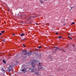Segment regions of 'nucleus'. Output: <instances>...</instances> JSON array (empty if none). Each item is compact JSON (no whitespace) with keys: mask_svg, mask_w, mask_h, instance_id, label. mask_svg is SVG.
<instances>
[{"mask_svg":"<svg viewBox=\"0 0 76 76\" xmlns=\"http://www.w3.org/2000/svg\"><path fill=\"white\" fill-rule=\"evenodd\" d=\"M13 70V69H12V66H10L8 67L7 69L8 71L9 72H10L11 70Z\"/></svg>","mask_w":76,"mask_h":76,"instance_id":"4","label":"nucleus"},{"mask_svg":"<svg viewBox=\"0 0 76 76\" xmlns=\"http://www.w3.org/2000/svg\"><path fill=\"white\" fill-rule=\"evenodd\" d=\"M1 38H3V37H1Z\"/></svg>","mask_w":76,"mask_h":76,"instance_id":"30","label":"nucleus"},{"mask_svg":"<svg viewBox=\"0 0 76 76\" xmlns=\"http://www.w3.org/2000/svg\"><path fill=\"white\" fill-rule=\"evenodd\" d=\"M22 52L23 53V54L24 55H26V54H27V52H26V50H23Z\"/></svg>","mask_w":76,"mask_h":76,"instance_id":"5","label":"nucleus"},{"mask_svg":"<svg viewBox=\"0 0 76 76\" xmlns=\"http://www.w3.org/2000/svg\"><path fill=\"white\" fill-rule=\"evenodd\" d=\"M40 1L41 2V3H42L43 2L41 0H40Z\"/></svg>","mask_w":76,"mask_h":76,"instance_id":"17","label":"nucleus"},{"mask_svg":"<svg viewBox=\"0 0 76 76\" xmlns=\"http://www.w3.org/2000/svg\"><path fill=\"white\" fill-rule=\"evenodd\" d=\"M72 7H71V10H72Z\"/></svg>","mask_w":76,"mask_h":76,"instance_id":"25","label":"nucleus"},{"mask_svg":"<svg viewBox=\"0 0 76 76\" xmlns=\"http://www.w3.org/2000/svg\"><path fill=\"white\" fill-rule=\"evenodd\" d=\"M39 48H41V46H39Z\"/></svg>","mask_w":76,"mask_h":76,"instance_id":"18","label":"nucleus"},{"mask_svg":"<svg viewBox=\"0 0 76 76\" xmlns=\"http://www.w3.org/2000/svg\"><path fill=\"white\" fill-rule=\"evenodd\" d=\"M33 61V62L31 63V66L33 68H35L36 67H35L36 64L37 63V62H38V61H37L35 60H34Z\"/></svg>","mask_w":76,"mask_h":76,"instance_id":"2","label":"nucleus"},{"mask_svg":"<svg viewBox=\"0 0 76 76\" xmlns=\"http://www.w3.org/2000/svg\"><path fill=\"white\" fill-rule=\"evenodd\" d=\"M3 42H5V40H3Z\"/></svg>","mask_w":76,"mask_h":76,"instance_id":"24","label":"nucleus"},{"mask_svg":"<svg viewBox=\"0 0 76 76\" xmlns=\"http://www.w3.org/2000/svg\"><path fill=\"white\" fill-rule=\"evenodd\" d=\"M30 71L31 72V73H34V69L31 68H30L29 69Z\"/></svg>","mask_w":76,"mask_h":76,"instance_id":"6","label":"nucleus"},{"mask_svg":"<svg viewBox=\"0 0 76 76\" xmlns=\"http://www.w3.org/2000/svg\"><path fill=\"white\" fill-rule=\"evenodd\" d=\"M61 48H59L58 47H55L54 48V50H53V53H54V54H56V51H57V50H61Z\"/></svg>","mask_w":76,"mask_h":76,"instance_id":"3","label":"nucleus"},{"mask_svg":"<svg viewBox=\"0 0 76 76\" xmlns=\"http://www.w3.org/2000/svg\"><path fill=\"white\" fill-rule=\"evenodd\" d=\"M27 54L28 56H31V55H32V52H29L27 53Z\"/></svg>","mask_w":76,"mask_h":76,"instance_id":"8","label":"nucleus"},{"mask_svg":"<svg viewBox=\"0 0 76 76\" xmlns=\"http://www.w3.org/2000/svg\"><path fill=\"white\" fill-rule=\"evenodd\" d=\"M68 37L70 39H72V38L70 37V36H68Z\"/></svg>","mask_w":76,"mask_h":76,"instance_id":"15","label":"nucleus"},{"mask_svg":"<svg viewBox=\"0 0 76 76\" xmlns=\"http://www.w3.org/2000/svg\"><path fill=\"white\" fill-rule=\"evenodd\" d=\"M36 25H38L37 23H36Z\"/></svg>","mask_w":76,"mask_h":76,"instance_id":"26","label":"nucleus"},{"mask_svg":"<svg viewBox=\"0 0 76 76\" xmlns=\"http://www.w3.org/2000/svg\"><path fill=\"white\" fill-rule=\"evenodd\" d=\"M64 25H65V24H64Z\"/></svg>","mask_w":76,"mask_h":76,"instance_id":"29","label":"nucleus"},{"mask_svg":"<svg viewBox=\"0 0 76 76\" xmlns=\"http://www.w3.org/2000/svg\"><path fill=\"white\" fill-rule=\"evenodd\" d=\"M45 1H47V0H45Z\"/></svg>","mask_w":76,"mask_h":76,"instance_id":"27","label":"nucleus"},{"mask_svg":"<svg viewBox=\"0 0 76 76\" xmlns=\"http://www.w3.org/2000/svg\"><path fill=\"white\" fill-rule=\"evenodd\" d=\"M1 69L2 71H4V72H5V70H4V68H3V67H2Z\"/></svg>","mask_w":76,"mask_h":76,"instance_id":"11","label":"nucleus"},{"mask_svg":"<svg viewBox=\"0 0 76 76\" xmlns=\"http://www.w3.org/2000/svg\"><path fill=\"white\" fill-rule=\"evenodd\" d=\"M4 32H5V31H1V33L2 34H3V33H4Z\"/></svg>","mask_w":76,"mask_h":76,"instance_id":"14","label":"nucleus"},{"mask_svg":"<svg viewBox=\"0 0 76 76\" xmlns=\"http://www.w3.org/2000/svg\"><path fill=\"white\" fill-rule=\"evenodd\" d=\"M25 34H24L22 33L21 34V35H20L21 37H23V36H25Z\"/></svg>","mask_w":76,"mask_h":76,"instance_id":"10","label":"nucleus"},{"mask_svg":"<svg viewBox=\"0 0 76 76\" xmlns=\"http://www.w3.org/2000/svg\"><path fill=\"white\" fill-rule=\"evenodd\" d=\"M42 65V64L41 63H39L38 64V66H39L38 68L39 69H36L35 72V73H36V75H39V74H38L39 73V70L41 69H43V67L41 66Z\"/></svg>","mask_w":76,"mask_h":76,"instance_id":"1","label":"nucleus"},{"mask_svg":"<svg viewBox=\"0 0 76 76\" xmlns=\"http://www.w3.org/2000/svg\"><path fill=\"white\" fill-rule=\"evenodd\" d=\"M2 35V34H1V33H0V35Z\"/></svg>","mask_w":76,"mask_h":76,"instance_id":"23","label":"nucleus"},{"mask_svg":"<svg viewBox=\"0 0 76 76\" xmlns=\"http://www.w3.org/2000/svg\"><path fill=\"white\" fill-rule=\"evenodd\" d=\"M23 46H24V47H26L25 46V45H24V44H23Z\"/></svg>","mask_w":76,"mask_h":76,"instance_id":"19","label":"nucleus"},{"mask_svg":"<svg viewBox=\"0 0 76 76\" xmlns=\"http://www.w3.org/2000/svg\"><path fill=\"white\" fill-rule=\"evenodd\" d=\"M63 52H65V50H63Z\"/></svg>","mask_w":76,"mask_h":76,"instance_id":"20","label":"nucleus"},{"mask_svg":"<svg viewBox=\"0 0 76 76\" xmlns=\"http://www.w3.org/2000/svg\"><path fill=\"white\" fill-rule=\"evenodd\" d=\"M74 24H75V23L73 22L71 24V25H74Z\"/></svg>","mask_w":76,"mask_h":76,"instance_id":"16","label":"nucleus"},{"mask_svg":"<svg viewBox=\"0 0 76 76\" xmlns=\"http://www.w3.org/2000/svg\"><path fill=\"white\" fill-rule=\"evenodd\" d=\"M48 57L50 58V59H51V60L52 59V57H51V55H49L48 56Z\"/></svg>","mask_w":76,"mask_h":76,"instance_id":"9","label":"nucleus"},{"mask_svg":"<svg viewBox=\"0 0 76 76\" xmlns=\"http://www.w3.org/2000/svg\"><path fill=\"white\" fill-rule=\"evenodd\" d=\"M58 38H63V37L61 36H59L58 37Z\"/></svg>","mask_w":76,"mask_h":76,"instance_id":"13","label":"nucleus"},{"mask_svg":"<svg viewBox=\"0 0 76 76\" xmlns=\"http://www.w3.org/2000/svg\"><path fill=\"white\" fill-rule=\"evenodd\" d=\"M18 15H19V13L18 14Z\"/></svg>","mask_w":76,"mask_h":76,"instance_id":"31","label":"nucleus"},{"mask_svg":"<svg viewBox=\"0 0 76 76\" xmlns=\"http://www.w3.org/2000/svg\"><path fill=\"white\" fill-rule=\"evenodd\" d=\"M27 70V68H24L23 69H22L21 71L22 72H27L26 70Z\"/></svg>","mask_w":76,"mask_h":76,"instance_id":"7","label":"nucleus"},{"mask_svg":"<svg viewBox=\"0 0 76 76\" xmlns=\"http://www.w3.org/2000/svg\"><path fill=\"white\" fill-rule=\"evenodd\" d=\"M56 34H57V35L58 34V33H56Z\"/></svg>","mask_w":76,"mask_h":76,"instance_id":"22","label":"nucleus"},{"mask_svg":"<svg viewBox=\"0 0 76 76\" xmlns=\"http://www.w3.org/2000/svg\"><path fill=\"white\" fill-rule=\"evenodd\" d=\"M29 19H28L27 20H29Z\"/></svg>","mask_w":76,"mask_h":76,"instance_id":"28","label":"nucleus"},{"mask_svg":"<svg viewBox=\"0 0 76 76\" xmlns=\"http://www.w3.org/2000/svg\"><path fill=\"white\" fill-rule=\"evenodd\" d=\"M3 62L5 64L6 63V61H5V60H3Z\"/></svg>","mask_w":76,"mask_h":76,"instance_id":"12","label":"nucleus"},{"mask_svg":"<svg viewBox=\"0 0 76 76\" xmlns=\"http://www.w3.org/2000/svg\"><path fill=\"white\" fill-rule=\"evenodd\" d=\"M12 35H13V36H14V35H15V34H12Z\"/></svg>","mask_w":76,"mask_h":76,"instance_id":"21","label":"nucleus"}]
</instances>
